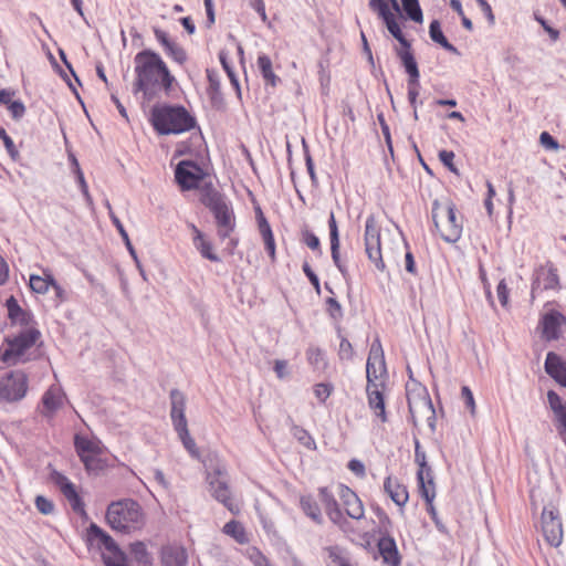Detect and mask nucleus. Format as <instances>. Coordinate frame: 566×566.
Returning a JSON list of instances; mask_svg holds the SVG:
<instances>
[{
	"label": "nucleus",
	"mask_w": 566,
	"mask_h": 566,
	"mask_svg": "<svg viewBox=\"0 0 566 566\" xmlns=\"http://www.w3.org/2000/svg\"><path fill=\"white\" fill-rule=\"evenodd\" d=\"M135 87L145 96L151 97L157 92L170 93L176 84L167 63L155 51L143 50L134 57Z\"/></svg>",
	"instance_id": "1"
},
{
	"label": "nucleus",
	"mask_w": 566,
	"mask_h": 566,
	"mask_svg": "<svg viewBox=\"0 0 566 566\" xmlns=\"http://www.w3.org/2000/svg\"><path fill=\"white\" fill-rule=\"evenodd\" d=\"M366 394L368 406L381 421L387 420L384 394L387 388L388 373L385 354L379 338H376L369 349L366 363Z\"/></svg>",
	"instance_id": "2"
},
{
	"label": "nucleus",
	"mask_w": 566,
	"mask_h": 566,
	"mask_svg": "<svg viewBox=\"0 0 566 566\" xmlns=\"http://www.w3.org/2000/svg\"><path fill=\"white\" fill-rule=\"evenodd\" d=\"M337 495L340 504L337 502L329 488H318L319 503L323 505L328 520L340 530L346 531L348 521L342 512L340 506L344 509L348 517L356 521H359L365 516V506L358 494L346 484L339 483L337 485Z\"/></svg>",
	"instance_id": "3"
},
{
	"label": "nucleus",
	"mask_w": 566,
	"mask_h": 566,
	"mask_svg": "<svg viewBox=\"0 0 566 566\" xmlns=\"http://www.w3.org/2000/svg\"><path fill=\"white\" fill-rule=\"evenodd\" d=\"M105 522L114 532L129 535L145 527L147 516L136 500L122 499L108 504Z\"/></svg>",
	"instance_id": "4"
},
{
	"label": "nucleus",
	"mask_w": 566,
	"mask_h": 566,
	"mask_svg": "<svg viewBox=\"0 0 566 566\" xmlns=\"http://www.w3.org/2000/svg\"><path fill=\"white\" fill-rule=\"evenodd\" d=\"M150 124L159 135H179L193 129L197 125L186 107L181 105L163 104L154 106L150 112Z\"/></svg>",
	"instance_id": "5"
},
{
	"label": "nucleus",
	"mask_w": 566,
	"mask_h": 566,
	"mask_svg": "<svg viewBox=\"0 0 566 566\" xmlns=\"http://www.w3.org/2000/svg\"><path fill=\"white\" fill-rule=\"evenodd\" d=\"M437 234L447 242H457L462 233L463 218L449 198L436 200L431 210Z\"/></svg>",
	"instance_id": "6"
},
{
	"label": "nucleus",
	"mask_w": 566,
	"mask_h": 566,
	"mask_svg": "<svg viewBox=\"0 0 566 566\" xmlns=\"http://www.w3.org/2000/svg\"><path fill=\"white\" fill-rule=\"evenodd\" d=\"M201 202L214 217L218 237L221 240L229 238L235 229V214L231 202L213 188H209L202 193Z\"/></svg>",
	"instance_id": "7"
},
{
	"label": "nucleus",
	"mask_w": 566,
	"mask_h": 566,
	"mask_svg": "<svg viewBox=\"0 0 566 566\" xmlns=\"http://www.w3.org/2000/svg\"><path fill=\"white\" fill-rule=\"evenodd\" d=\"M40 332L34 326H28L18 335L6 340L0 348V359L7 364H17L24 359V356L40 338Z\"/></svg>",
	"instance_id": "8"
},
{
	"label": "nucleus",
	"mask_w": 566,
	"mask_h": 566,
	"mask_svg": "<svg viewBox=\"0 0 566 566\" xmlns=\"http://www.w3.org/2000/svg\"><path fill=\"white\" fill-rule=\"evenodd\" d=\"M226 470L217 468L213 472L207 474L209 490L214 500L223 504L233 515H239L241 505L234 500L228 482L221 479Z\"/></svg>",
	"instance_id": "9"
},
{
	"label": "nucleus",
	"mask_w": 566,
	"mask_h": 566,
	"mask_svg": "<svg viewBox=\"0 0 566 566\" xmlns=\"http://www.w3.org/2000/svg\"><path fill=\"white\" fill-rule=\"evenodd\" d=\"M380 224L375 214L367 217L365 222L364 242L368 259L375 264L377 270L384 271L385 263L381 253Z\"/></svg>",
	"instance_id": "10"
},
{
	"label": "nucleus",
	"mask_w": 566,
	"mask_h": 566,
	"mask_svg": "<svg viewBox=\"0 0 566 566\" xmlns=\"http://www.w3.org/2000/svg\"><path fill=\"white\" fill-rule=\"evenodd\" d=\"M28 392V376L21 370H11L0 378V400L17 402Z\"/></svg>",
	"instance_id": "11"
},
{
	"label": "nucleus",
	"mask_w": 566,
	"mask_h": 566,
	"mask_svg": "<svg viewBox=\"0 0 566 566\" xmlns=\"http://www.w3.org/2000/svg\"><path fill=\"white\" fill-rule=\"evenodd\" d=\"M391 9L385 0H369V7L373 11L377 12L384 20L388 31L401 44H407V40L399 25L400 8L397 0H390Z\"/></svg>",
	"instance_id": "12"
},
{
	"label": "nucleus",
	"mask_w": 566,
	"mask_h": 566,
	"mask_svg": "<svg viewBox=\"0 0 566 566\" xmlns=\"http://www.w3.org/2000/svg\"><path fill=\"white\" fill-rule=\"evenodd\" d=\"M74 447L77 455L87 471H97L103 468L101 461L102 446L98 440L76 434Z\"/></svg>",
	"instance_id": "13"
},
{
	"label": "nucleus",
	"mask_w": 566,
	"mask_h": 566,
	"mask_svg": "<svg viewBox=\"0 0 566 566\" xmlns=\"http://www.w3.org/2000/svg\"><path fill=\"white\" fill-rule=\"evenodd\" d=\"M379 520L381 524V536L377 542V549L382 558V563L387 566H400L401 555L398 551L396 541L394 537L387 535L388 527L391 525V522L384 512L379 513Z\"/></svg>",
	"instance_id": "14"
},
{
	"label": "nucleus",
	"mask_w": 566,
	"mask_h": 566,
	"mask_svg": "<svg viewBox=\"0 0 566 566\" xmlns=\"http://www.w3.org/2000/svg\"><path fill=\"white\" fill-rule=\"evenodd\" d=\"M541 530L548 545L558 547L563 542V524L559 512L554 506H545L541 516Z\"/></svg>",
	"instance_id": "15"
},
{
	"label": "nucleus",
	"mask_w": 566,
	"mask_h": 566,
	"mask_svg": "<svg viewBox=\"0 0 566 566\" xmlns=\"http://www.w3.org/2000/svg\"><path fill=\"white\" fill-rule=\"evenodd\" d=\"M403 50L399 51V57L402 62V65L409 76L407 82V91H408V101L413 108L415 113L417 112V98L419 96L420 88V73L417 66V62L409 50V44H402Z\"/></svg>",
	"instance_id": "16"
},
{
	"label": "nucleus",
	"mask_w": 566,
	"mask_h": 566,
	"mask_svg": "<svg viewBox=\"0 0 566 566\" xmlns=\"http://www.w3.org/2000/svg\"><path fill=\"white\" fill-rule=\"evenodd\" d=\"M203 169L191 160H181L175 170V179L182 191L197 189L203 180Z\"/></svg>",
	"instance_id": "17"
},
{
	"label": "nucleus",
	"mask_w": 566,
	"mask_h": 566,
	"mask_svg": "<svg viewBox=\"0 0 566 566\" xmlns=\"http://www.w3.org/2000/svg\"><path fill=\"white\" fill-rule=\"evenodd\" d=\"M560 287L557 269L552 262H546L536 269L532 283V294L537 291L558 290Z\"/></svg>",
	"instance_id": "18"
},
{
	"label": "nucleus",
	"mask_w": 566,
	"mask_h": 566,
	"mask_svg": "<svg viewBox=\"0 0 566 566\" xmlns=\"http://www.w3.org/2000/svg\"><path fill=\"white\" fill-rule=\"evenodd\" d=\"M52 482L60 489L61 493L69 501L73 511L80 514L85 513V505L80 496L76 486L64 474L53 471L51 473Z\"/></svg>",
	"instance_id": "19"
},
{
	"label": "nucleus",
	"mask_w": 566,
	"mask_h": 566,
	"mask_svg": "<svg viewBox=\"0 0 566 566\" xmlns=\"http://www.w3.org/2000/svg\"><path fill=\"white\" fill-rule=\"evenodd\" d=\"M563 325H566V317L560 312L553 310L545 313L539 321L543 338L547 342L558 339Z\"/></svg>",
	"instance_id": "20"
},
{
	"label": "nucleus",
	"mask_w": 566,
	"mask_h": 566,
	"mask_svg": "<svg viewBox=\"0 0 566 566\" xmlns=\"http://www.w3.org/2000/svg\"><path fill=\"white\" fill-rule=\"evenodd\" d=\"M154 35L158 43L164 48L165 53L176 63L179 65H185L188 55L186 50L176 43L175 41L170 40L168 33L159 28H154Z\"/></svg>",
	"instance_id": "21"
},
{
	"label": "nucleus",
	"mask_w": 566,
	"mask_h": 566,
	"mask_svg": "<svg viewBox=\"0 0 566 566\" xmlns=\"http://www.w3.org/2000/svg\"><path fill=\"white\" fill-rule=\"evenodd\" d=\"M66 396L59 385L50 386L43 394L41 413L45 417H53L63 407Z\"/></svg>",
	"instance_id": "22"
},
{
	"label": "nucleus",
	"mask_w": 566,
	"mask_h": 566,
	"mask_svg": "<svg viewBox=\"0 0 566 566\" xmlns=\"http://www.w3.org/2000/svg\"><path fill=\"white\" fill-rule=\"evenodd\" d=\"M549 408L554 413V424L566 443V402L553 390L547 392Z\"/></svg>",
	"instance_id": "23"
},
{
	"label": "nucleus",
	"mask_w": 566,
	"mask_h": 566,
	"mask_svg": "<svg viewBox=\"0 0 566 566\" xmlns=\"http://www.w3.org/2000/svg\"><path fill=\"white\" fill-rule=\"evenodd\" d=\"M171 411L170 417L175 430L188 427L185 415L186 398L182 392L177 389L170 391Z\"/></svg>",
	"instance_id": "24"
},
{
	"label": "nucleus",
	"mask_w": 566,
	"mask_h": 566,
	"mask_svg": "<svg viewBox=\"0 0 566 566\" xmlns=\"http://www.w3.org/2000/svg\"><path fill=\"white\" fill-rule=\"evenodd\" d=\"M384 490L392 502L400 507L403 506L409 499L407 488L395 476H387L385 479Z\"/></svg>",
	"instance_id": "25"
},
{
	"label": "nucleus",
	"mask_w": 566,
	"mask_h": 566,
	"mask_svg": "<svg viewBox=\"0 0 566 566\" xmlns=\"http://www.w3.org/2000/svg\"><path fill=\"white\" fill-rule=\"evenodd\" d=\"M328 229H329V241H331V254H332L333 262L337 266V269L344 274L346 272V268L342 263V260H340L339 233H338L336 218H335V214L333 211L329 213Z\"/></svg>",
	"instance_id": "26"
},
{
	"label": "nucleus",
	"mask_w": 566,
	"mask_h": 566,
	"mask_svg": "<svg viewBox=\"0 0 566 566\" xmlns=\"http://www.w3.org/2000/svg\"><path fill=\"white\" fill-rule=\"evenodd\" d=\"M258 227H259V231H260L261 238L263 240L265 250L271 259V262L274 263L276 261L275 240H274V235H273L271 226L262 212H260V216L258 217Z\"/></svg>",
	"instance_id": "27"
},
{
	"label": "nucleus",
	"mask_w": 566,
	"mask_h": 566,
	"mask_svg": "<svg viewBox=\"0 0 566 566\" xmlns=\"http://www.w3.org/2000/svg\"><path fill=\"white\" fill-rule=\"evenodd\" d=\"M545 370L560 385L566 380V363L553 352L546 356Z\"/></svg>",
	"instance_id": "28"
},
{
	"label": "nucleus",
	"mask_w": 566,
	"mask_h": 566,
	"mask_svg": "<svg viewBox=\"0 0 566 566\" xmlns=\"http://www.w3.org/2000/svg\"><path fill=\"white\" fill-rule=\"evenodd\" d=\"M191 230L193 233V244L201 256L212 262H219L220 259L213 251L212 243L206 239L205 234L195 224H191Z\"/></svg>",
	"instance_id": "29"
},
{
	"label": "nucleus",
	"mask_w": 566,
	"mask_h": 566,
	"mask_svg": "<svg viewBox=\"0 0 566 566\" xmlns=\"http://www.w3.org/2000/svg\"><path fill=\"white\" fill-rule=\"evenodd\" d=\"M222 533L240 545L250 543V533L240 521L231 520L226 523L222 527Z\"/></svg>",
	"instance_id": "30"
},
{
	"label": "nucleus",
	"mask_w": 566,
	"mask_h": 566,
	"mask_svg": "<svg viewBox=\"0 0 566 566\" xmlns=\"http://www.w3.org/2000/svg\"><path fill=\"white\" fill-rule=\"evenodd\" d=\"M188 555L181 546H170L163 549L161 563L164 566H187Z\"/></svg>",
	"instance_id": "31"
},
{
	"label": "nucleus",
	"mask_w": 566,
	"mask_h": 566,
	"mask_svg": "<svg viewBox=\"0 0 566 566\" xmlns=\"http://www.w3.org/2000/svg\"><path fill=\"white\" fill-rule=\"evenodd\" d=\"M318 501H319L318 497L316 500L311 494L302 495L300 497V506H301V510L303 511V513L307 517H310L313 522H315L317 524H322L323 523V514H322Z\"/></svg>",
	"instance_id": "32"
},
{
	"label": "nucleus",
	"mask_w": 566,
	"mask_h": 566,
	"mask_svg": "<svg viewBox=\"0 0 566 566\" xmlns=\"http://www.w3.org/2000/svg\"><path fill=\"white\" fill-rule=\"evenodd\" d=\"M6 305L8 308L9 317L13 323H19V324L25 326V328L28 326H31L30 323L32 322V315L29 312L24 311L19 305V303L14 296H10L7 300Z\"/></svg>",
	"instance_id": "33"
},
{
	"label": "nucleus",
	"mask_w": 566,
	"mask_h": 566,
	"mask_svg": "<svg viewBox=\"0 0 566 566\" xmlns=\"http://www.w3.org/2000/svg\"><path fill=\"white\" fill-rule=\"evenodd\" d=\"M429 34H430V38L433 42L438 43L439 45H441L444 50H447L448 52L452 53V54H455V55H459V51L458 49L451 44L448 39L444 36L442 30H441V25L440 23L437 21V20H433L431 23H430V27H429Z\"/></svg>",
	"instance_id": "34"
},
{
	"label": "nucleus",
	"mask_w": 566,
	"mask_h": 566,
	"mask_svg": "<svg viewBox=\"0 0 566 566\" xmlns=\"http://www.w3.org/2000/svg\"><path fill=\"white\" fill-rule=\"evenodd\" d=\"M256 64L265 83L273 87L276 86L280 78L273 71L271 59L265 54H261L258 56Z\"/></svg>",
	"instance_id": "35"
},
{
	"label": "nucleus",
	"mask_w": 566,
	"mask_h": 566,
	"mask_svg": "<svg viewBox=\"0 0 566 566\" xmlns=\"http://www.w3.org/2000/svg\"><path fill=\"white\" fill-rule=\"evenodd\" d=\"M53 282L54 279L51 275V273L44 271L43 275L31 274L29 280V286L34 293L45 294L52 286Z\"/></svg>",
	"instance_id": "36"
},
{
	"label": "nucleus",
	"mask_w": 566,
	"mask_h": 566,
	"mask_svg": "<svg viewBox=\"0 0 566 566\" xmlns=\"http://www.w3.org/2000/svg\"><path fill=\"white\" fill-rule=\"evenodd\" d=\"M326 552L329 558L328 566H352L350 559L343 548L329 546Z\"/></svg>",
	"instance_id": "37"
},
{
	"label": "nucleus",
	"mask_w": 566,
	"mask_h": 566,
	"mask_svg": "<svg viewBox=\"0 0 566 566\" xmlns=\"http://www.w3.org/2000/svg\"><path fill=\"white\" fill-rule=\"evenodd\" d=\"M410 373V380L406 385V391H407V399H408V406L410 413L413 416V409L421 405L422 398L418 388V384L416 380L412 379L411 371Z\"/></svg>",
	"instance_id": "38"
},
{
	"label": "nucleus",
	"mask_w": 566,
	"mask_h": 566,
	"mask_svg": "<svg viewBox=\"0 0 566 566\" xmlns=\"http://www.w3.org/2000/svg\"><path fill=\"white\" fill-rule=\"evenodd\" d=\"M129 552L137 563L144 565H149L151 563L150 554L148 553L147 546L144 542L136 541L130 543Z\"/></svg>",
	"instance_id": "39"
},
{
	"label": "nucleus",
	"mask_w": 566,
	"mask_h": 566,
	"mask_svg": "<svg viewBox=\"0 0 566 566\" xmlns=\"http://www.w3.org/2000/svg\"><path fill=\"white\" fill-rule=\"evenodd\" d=\"M293 437L298 441L300 444H302L307 450H315L316 449V442L312 434L305 430L304 428L293 424L292 429Z\"/></svg>",
	"instance_id": "40"
},
{
	"label": "nucleus",
	"mask_w": 566,
	"mask_h": 566,
	"mask_svg": "<svg viewBox=\"0 0 566 566\" xmlns=\"http://www.w3.org/2000/svg\"><path fill=\"white\" fill-rule=\"evenodd\" d=\"M306 359L311 366L314 368L325 369L327 367V361L325 359V354L323 349L317 346H310L306 349Z\"/></svg>",
	"instance_id": "41"
},
{
	"label": "nucleus",
	"mask_w": 566,
	"mask_h": 566,
	"mask_svg": "<svg viewBox=\"0 0 566 566\" xmlns=\"http://www.w3.org/2000/svg\"><path fill=\"white\" fill-rule=\"evenodd\" d=\"M176 432L178 433V437L180 438L184 447L186 450L193 457H199V449L197 448L196 441L190 436L188 427L177 429Z\"/></svg>",
	"instance_id": "42"
},
{
	"label": "nucleus",
	"mask_w": 566,
	"mask_h": 566,
	"mask_svg": "<svg viewBox=\"0 0 566 566\" xmlns=\"http://www.w3.org/2000/svg\"><path fill=\"white\" fill-rule=\"evenodd\" d=\"M416 446V462L419 465L418 470V484L419 491L424 494V453L420 451L421 444L418 439L415 440Z\"/></svg>",
	"instance_id": "43"
},
{
	"label": "nucleus",
	"mask_w": 566,
	"mask_h": 566,
	"mask_svg": "<svg viewBox=\"0 0 566 566\" xmlns=\"http://www.w3.org/2000/svg\"><path fill=\"white\" fill-rule=\"evenodd\" d=\"M401 2L407 15L416 22H421L422 12L419 7L418 0H401Z\"/></svg>",
	"instance_id": "44"
},
{
	"label": "nucleus",
	"mask_w": 566,
	"mask_h": 566,
	"mask_svg": "<svg viewBox=\"0 0 566 566\" xmlns=\"http://www.w3.org/2000/svg\"><path fill=\"white\" fill-rule=\"evenodd\" d=\"M301 240L313 251L321 252V242L316 234L311 231L307 227L303 228L301 231Z\"/></svg>",
	"instance_id": "45"
},
{
	"label": "nucleus",
	"mask_w": 566,
	"mask_h": 566,
	"mask_svg": "<svg viewBox=\"0 0 566 566\" xmlns=\"http://www.w3.org/2000/svg\"><path fill=\"white\" fill-rule=\"evenodd\" d=\"M245 556L254 566H271L266 556L255 546L248 548Z\"/></svg>",
	"instance_id": "46"
},
{
	"label": "nucleus",
	"mask_w": 566,
	"mask_h": 566,
	"mask_svg": "<svg viewBox=\"0 0 566 566\" xmlns=\"http://www.w3.org/2000/svg\"><path fill=\"white\" fill-rule=\"evenodd\" d=\"M355 355L352 343L344 336L340 337L338 357L342 360H352Z\"/></svg>",
	"instance_id": "47"
},
{
	"label": "nucleus",
	"mask_w": 566,
	"mask_h": 566,
	"mask_svg": "<svg viewBox=\"0 0 566 566\" xmlns=\"http://www.w3.org/2000/svg\"><path fill=\"white\" fill-rule=\"evenodd\" d=\"M326 311L329 314V316L335 321H339L343 318L342 305L334 297H328L326 300Z\"/></svg>",
	"instance_id": "48"
},
{
	"label": "nucleus",
	"mask_w": 566,
	"mask_h": 566,
	"mask_svg": "<svg viewBox=\"0 0 566 566\" xmlns=\"http://www.w3.org/2000/svg\"><path fill=\"white\" fill-rule=\"evenodd\" d=\"M333 392V386L326 382H319L314 386V395L317 400L324 403Z\"/></svg>",
	"instance_id": "49"
},
{
	"label": "nucleus",
	"mask_w": 566,
	"mask_h": 566,
	"mask_svg": "<svg viewBox=\"0 0 566 566\" xmlns=\"http://www.w3.org/2000/svg\"><path fill=\"white\" fill-rule=\"evenodd\" d=\"M35 507L36 510L44 514V515H49L51 514L53 511H54V504L52 501H50L49 499H46L45 496L43 495H38L35 497Z\"/></svg>",
	"instance_id": "50"
},
{
	"label": "nucleus",
	"mask_w": 566,
	"mask_h": 566,
	"mask_svg": "<svg viewBox=\"0 0 566 566\" xmlns=\"http://www.w3.org/2000/svg\"><path fill=\"white\" fill-rule=\"evenodd\" d=\"M461 397L471 415H475L476 406L472 390L468 386L461 388Z\"/></svg>",
	"instance_id": "51"
},
{
	"label": "nucleus",
	"mask_w": 566,
	"mask_h": 566,
	"mask_svg": "<svg viewBox=\"0 0 566 566\" xmlns=\"http://www.w3.org/2000/svg\"><path fill=\"white\" fill-rule=\"evenodd\" d=\"M9 112L14 119H20L25 113V106L20 101H10L7 104Z\"/></svg>",
	"instance_id": "52"
},
{
	"label": "nucleus",
	"mask_w": 566,
	"mask_h": 566,
	"mask_svg": "<svg viewBox=\"0 0 566 566\" xmlns=\"http://www.w3.org/2000/svg\"><path fill=\"white\" fill-rule=\"evenodd\" d=\"M539 143L546 149L557 150L559 148L558 142L547 132L539 135Z\"/></svg>",
	"instance_id": "53"
},
{
	"label": "nucleus",
	"mask_w": 566,
	"mask_h": 566,
	"mask_svg": "<svg viewBox=\"0 0 566 566\" xmlns=\"http://www.w3.org/2000/svg\"><path fill=\"white\" fill-rule=\"evenodd\" d=\"M496 293L499 301L502 306H507L509 304V287L506 285L505 280H501L496 286Z\"/></svg>",
	"instance_id": "54"
},
{
	"label": "nucleus",
	"mask_w": 566,
	"mask_h": 566,
	"mask_svg": "<svg viewBox=\"0 0 566 566\" xmlns=\"http://www.w3.org/2000/svg\"><path fill=\"white\" fill-rule=\"evenodd\" d=\"M273 370L279 379H283L289 375V363L283 359H276L273 364Z\"/></svg>",
	"instance_id": "55"
},
{
	"label": "nucleus",
	"mask_w": 566,
	"mask_h": 566,
	"mask_svg": "<svg viewBox=\"0 0 566 566\" xmlns=\"http://www.w3.org/2000/svg\"><path fill=\"white\" fill-rule=\"evenodd\" d=\"M347 468L358 478H365L366 475V468L364 463L357 459H352Z\"/></svg>",
	"instance_id": "56"
},
{
	"label": "nucleus",
	"mask_w": 566,
	"mask_h": 566,
	"mask_svg": "<svg viewBox=\"0 0 566 566\" xmlns=\"http://www.w3.org/2000/svg\"><path fill=\"white\" fill-rule=\"evenodd\" d=\"M3 145L6 147L8 155L10 156V158L13 161H18L20 159V153L10 136L4 138Z\"/></svg>",
	"instance_id": "57"
},
{
	"label": "nucleus",
	"mask_w": 566,
	"mask_h": 566,
	"mask_svg": "<svg viewBox=\"0 0 566 566\" xmlns=\"http://www.w3.org/2000/svg\"><path fill=\"white\" fill-rule=\"evenodd\" d=\"M302 268H303L304 274L307 276V279L312 283V285L318 292L319 291V279H318V276L314 273V271L312 270L311 265L307 262H304Z\"/></svg>",
	"instance_id": "58"
},
{
	"label": "nucleus",
	"mask_w": 566,
	"mask_h": 566,
	"mask_svg": "<svg viewBox=\"0 0 566 566\" xmlns=\"http://www.w3.org/2000/svg\"><path fill=\"white\" fill-rule=\"evenodd\" d=\"M440 160L452 171H455L453 167L454 154L453 151L442 150L439 153Z\"/></svg>",
	"instance_id": "59"
},
{
	"label": "nucleus",
	"mask_w": 566,
	"mask_h": 566,
	"mask_svg": "<svg viewBox=\"0 0 566 566\" xmlns=\"http://www.w3.org/2000/svg\"><path fill=\"white\" fill-rule=\"evenodd\" d=\"M482 12L486 15L488 20L493 23L494 14L490 3L486 0H475Z\"/></svg>",
	"instance_id": "60"
},
{
	"label": "nucleus",
	"mask_w": 566,
	"mask_h": 566,
	"mask_svg": "<svg viewBox=\"0 0 566 566\" xmlns=\"http://www.w3.org/2000/svg\"><path fill=\"white\" fill-rule=\"evenodd\" d=\"M252 7L259 13V15L261 17L262 21L265 22L268 20V15H266V11H265L264 1L263 0H254L252 2Z\"/></svg>",
	"instance_id": "61"
},
{
	"label": "nucleus",
	"mask_w": 566,
	"mask_h": 566,
	"mask_svg": "<svg viewBox=\"0 0 566 566\" xmlns=\"http://www.w3.org/2000/svg\"><path fill=\"white\" fill-rule=\"evenodd\" d=\"M405 268L409 273H411V274L416 273V262H415L413 255L410 251L406 252Z\"/></svg>",
	"instance_id": "62"
},
{
	"label": "nucleus",
	"mask_w": 566,
	"mask_h": 566,
	"mask_svg": "<svg viewBox=\"0 0 566 566\" xmlns=\"http://www.w3.org/2000/svg\"><path fill=\"white\" fill-rule=\"evenodd\" d=\"M114 224L116 226L117 230L119 231L122 238L125 240L127 248L133 252V247L130 244L129 238L127 232L125 231L122 222L117 218H113Z\"/></svg>",
	"instance_id": "63"
},
{
	"label": "nucleus",
	"mask_w": 566,
	"mask_h": 566,
	"mask_svg": "<svg viewBox=\"0 0 566 566\" xmlns=\"http://www.w3.org/2000/svg\"><path fill=\"white\" fill-rule=\"evenodd\" d=\"M207 77H208V81H209L210 88H212L213 91H218L219 86H220V83H219V78H218L217 73L213 72V71L208 70L207 71Z\"/></svg>",
	"instance_id": "64"
}]
</instances>
